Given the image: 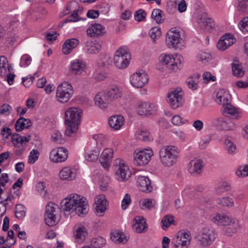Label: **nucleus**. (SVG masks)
<instances>
[{
	"label": "nucleus",
	"instance_id": "53",
	"mask_svg": "<svg viewBox=\"0 0 248 248\" xmlns=\"http://www.w3.org/2000/svg\"><path fill=\"white\" fill-rule=\"evenodd\" d=\"M149 35L151 38L153 39V42L155 43V39L158 38L161 35V31L160 28L158 27L152 28L149 31Z\"/></svg>",
	"mask_w": 248,
	"mask_h": 248
},
{
	"label": "nucleus",
	"instance_id": "58",
	"mask_svg": "<svg viewBox=\"0 0 248 248\" xmlns=\"http://www.w3.org/2000/svg\"><path fill=\"white\" fill-rule=\"evenodd\" d=\"M31 56L28 54H24L20 59V65L21 67H27L31 64Z\"/></svg>",
	"mask_w": 248,
	"mask_h": 248
},
{
	"label": "nucleus",
	"instance_id": "55",
	"mask_svg": "<svg viewBox=\"0 0 248 248\" xmlns=\"http://www.w3.org/2000/svg\"><path fill=\"white\" fill-rule=\"evenodd\" d=\"M39 155V152L37 150L33 149L31 150L29 156L28 163L31 164H34L38 159Z\"/></svg>",
	"mask_w": 248,
	"mask_h": 248
},
{
	"label": "nucleus",
	"instance_id": "6",
	"mask_svg": "<svg viewBox=\"0 0 248 248\" xmlns=\"http://www.w3.org/2000/svg\"><path fill=\"white\" fill-rule=\"evenodd\" d=\"M160 62L174 71L181 69L183 66V59L180 55H176L173 57L172 55L162 54L159 57Z\"/></svg>",
	"mask_w": 248,
	"mask_h": 248
},
{
	"label": "nucleus",
	"instance_id": "38",
	"mask_svg": "<svg viewBox=\"0 0 248 248\" xmlns=\"http://www.w3.org/2000/svg\"><path fill=\"white\" fill-rule=\"evenodd\" d=\"M201 26L206 30L210 31L215 27L216 24L211 18L208 17L206 15H202L199 18Z\"/></svg>",
	"mask_w": 248,
	"mask_h": 248
},
{
	"label": "nucleus",
	"instance_id": "57",
	"mask_svg": "<svg viewBox=\"0 0 248 248\" xmlns=\"http://www.w3.org/2000/svg\"><path fill=\"white\" fill-rule=\"evenodd\" d=\"M51 139L53 141L57 143L62 144L64 142V140L62 138L61 133L59 131L54 133L51 136Z\"/></svg>",
	"mask_w": 248,
	"mask_h": 248
},
{
	"label": "nucleus",
	"instance_id": "34",
	"mask_svg": "<svg viewBox=\"0 0 248 248\" xmlns=\"http://www.w3.org/2000/svg\"><path fill=\"white\" fill-rule=\"evenodd\" d=\"M79 40L76 38L67 39L62 46L63 53L65 55L69 54L79 45Z\"/></svg>",
	"mask_w": 248,
	"mask_h": 248
},
{
	"label": "nucleus",
	"instance_id": "21",
	"mask_svg": "<svg viewBox=\"0 0 248 248\" xmlns=\"http://www.w3.org/2000/svg\"><path fill=\"white\" fill-rule=\"evenodd\" d=\"M203 168L202 161L200 159H193L190 161L188 165L189 172L194 176L201 174Z\"/></svg>",
	"mask_w": 248,
	"mask_h": 248
},
{
	"label": "nucleus",
	"instance_id": "27",
	"mask_svg": "<svg viewBox=\"0 0 248 248\" xmlns=\"http://www.w3.org/2000/svg\"><path fill=\"white\" fill-rule=\"evenodd\" d=\"M135 223L133 225V228L137 233H142L147 231L148 226L143 217L137 216L134 219Z\"/></svg>",
	"mask_w": 248,
	"mask_h": 248
},
{
	"label": "nucleus",
	"instance_id": "31",
	"mask_svg": "<svg viewBox=\"0 0 248 248\" xmlns=\"http://www.w3.org/2000/svg\"><path fill=\"white\" fill-rule=\"evenodd\" d=\"M221 112L225 116L233 117L235 119L240 118L237 109L231 105L229 102L222 106Z\"/></svg>",
	"mask_w": 248,
	"mask_h": 248
},
{
	"label": "nucleus",
	"instance_id": "56",
	"mask_svg": "<svg viewBox=\"0 0 248 248\" xmlns=\"http://www.w3.org/2000/svg\"><path fill=\"white\" fill-rule=\"evenodd\" d=\"M162 11L158 9H154L151 15V17L154 19L156 23H160L162 22Z\"/></svg>",
	"mask_w": 248,
	"mask_h": 248
},
{
	"label": "nucleus",
	"instance_id": "51",
	"mask_svg": "<svg viewBox=\"0 0 248 248\" xmlns=\"http://www.w3.org/2000/svg\"><path fill=\"white\" fill-rule=\"evenodd\" d=\"M16 216L18 219H22L26 215V208L22 204H18L16 207Z\"/></svg>",
	"mask_w": 248,
	"mask_h": 248
},
{
	"label": "nucleus",
	"instance_id": "16",
	"mask_svg": "<svg viewBox=\"0 0 248 248\" xmlns=\"http://www.w3.org/2000/svg\"><path fill=\"white\" fill-rule=\"evenodd\" d=\"M95 214L97 216L102 217L107 210L108 202L104 195L97 196L94 199Z\"/></svg>",
	"mask_w": 248,
	"mask_h": 248
},
{
	"label": "nucleus",
	"instance_id": "60",
	"mask_svg": "<svg viewBox=\"0 0 248 248\" xmlns=\"http://www.w3.org/2000/svg\"><path fill=\"white\" fill-rule=\"evenodd\" d=\"M239 29L243 32H248V16L244 17L239 25Z\"/></svg>",
	"mask_w": 248,
	"mask_h": 248
},
{
	"label": "nucleus",
	"instance_id": "22",
	"mask_svg": "<svg viewBox=\"0 0 248 248\" xmlns=\"http://www.w3.org/2000/svg\"><path fill=\"white\" fill-rule=\"evenodd\" d=\"M87 35L91 37H98L106 32L105 27L100 24H93L87 30Z\"/></svg>",
	"mask_w": 248,
	"mask_h": 248
},
{
	"label": "nucleus",
	"instance_id": "11",
	"mask_svg": "<svg viewBox=\"0 0 248 248\" xmlns=\"http://www.w3.org/2000/svg\"><path fill=\"white\" fill-rule=\"evenodd\" d=\"M68 154V150L64 147L55 148L50 151L49 159L53 163H62L67 160Z\"/></svg>",
	"mask_w": 248,
	"mask_h": 248
},
{
	"label": "nucleus",
	"instance_id": "33",
	"mask_svg": "<svg viewBox=\"0 0 248 248\" xmlns=\"http://www.w3.org/2000/svg\"><path fill=\"white\" fill-rule=\"evenodd\" d=\"M124 119L121 115L112 116L109 119L108 124L115 130L120 129L124 124Z\"/></svg>",
	"mask_w": 248,
	"mask_h": 248
},
{
	"label": "nucleus",
	"instance_id": "2",
	"mask_svg": "<svg viewBox=\"0 0 248 248\" xmlns=\"http://www.w3.org/2000/svg\"><path fill=\"white\" fill-rule=\"evenodd\" d=\"M180 150L175 146L168 145L162 147L159 152V159L161 164L170 167L177 161L179 156Z\"/></svg>",
	"mask_w": 248,
	"mask_h": 248
},
{
	"label": "nucleus",
	"instance_id": "43",
	"mask_svg": "<svg viewBox=\"0 0 248 248\" xmlns=\"http://www.w3.org/2000/svg\"><path fill=\"white\" fill-rule=\"evenodd\" d=\"M200 75L199 74H195L193 76L189 77L187 79V84L189 89L193 90H196L198 88V83L200 78Z\"/></svg>",
	"mask_w": 248,
	"mask_h": 248
},
{
	"label": "nucleus",
	"instance_id": "44",
	"mask_svg": "<svg viewBox=\"0 0 248 248\" xmlns=\"http://www.w3.org/2000/svg\"><path fill=\"white\" fill-rule=\"evenodd\" d=\"M232 71L234 76L237 77H242L244 75V71L243 70L242 66L238 61H234L232 63Z\"/></svg>",
	"mask_w": 248,
	"mask_h": 248
},
{
	"label": "nucleus",
	"instance_id": "61",
	"mask_svg": "<svg viewBox=\"0 0 248 248\" xmlns=\"http://www.w3.org/2000/svg\"><path fill=\"white\" fill-rule=\"evenodd\" d=\"M202 78L203 82L206 84L208 83L210 81H215L216 80V78L209 72H205L203 74Z\"/></svg>",
	"mask_w": 248,
	"mask_h": 248
},
{
	"label": "nucleus",
	"instance_id": "59",
	"mask_svg": "<svg viewBox=\"0 0 248 248\" xmlns=\"http://www.w3.org/2000/svg\"><path fill=\"white\" fill-rule=\"evenodd\" d=\"M146 13L142 9L138 10L135 14V19L138 21H142L145 20Z\"/></svg>",
	"mask_w": 248,
	"mask_h": 248
},
{
	"label": "nucleus",
	"instance_id": "19",
	"mask_svg": "<svg viewBox=\"0 0 248 248\" xmlns=\"http://www.w3.org/2000/svg\"><path fill=\"white\" fill-rule=\"evenodd\" d=\"M156 107L155 105L147 102H139L137 105V111L139 115H150L155 112Z\"/></svg>",
	"mask_w": 248,
	"mask_h": 248
},
{
	"label": "nucleus",
	"instance_id": "17",
	"mask_svg": "<svg viewBox=\"0 0 248 248\" xmlns=\"http://www.w3.org/2000/svg\"><path fill=\"white\" fill-rule=\"evenodd\" d=\"M114 152L111 148L104 149L99 158V161L102 166L106 170H108L110 166V162L113 157Z\"/></svg>",
	"mask_w": 248,
	"mask_h": 248
},
{
	"label": "nucleus",
	"instance_id": "23",
	"mask_svg": "<svg viewBox=\"0 0 248 248\" xmlns=\"http://www.w3.org/2000/svg\"><path fill=\"white\" fill-rule=\"evenodd\" d=\"M210 219L214 223L220 226H227L232 221V218L229 217L219 213L212 214L210 216Z\"/></svg>",
	"mask_w": 248,
	"mask_h": 248
},
{
	"label": "nucleus",
	"instance_id": "15",
	"mask_svg": "<svg viewBox=\"0 0 248 248\" xmlns=\"http://www.w3.org/2000/svg\"><path fill=\"white\" fill-rule=\"evenodd\" d=\"M180 34L178 30L171 29L167 33L166 43L169 48H176L180 42Z\"/></svg>",
	"mask_w": 248,
	"mask_h": 248
},
{
	"label": "nucleus",
	"instance_id": "46",
	"mask_svg": "<svg viewBox=\"0 0 248 248\" xmlns=\"http://www.w3.org/2000/svg\"><path fill=\"white\" fill-rule=\"evenodd\" d=\"M224 148L229 155H232L236 153V145L229 139L225 140Z\"/></svg>",
	"mask_w": 248,
	"mask_h": 248
},
{
	"label": "nucleus",
	"instance_id": "24",
	"mask_svg": "<svg viewBox=\"0 0 248 248\" xmlns=\"http://www.w3.org/2000/svg\"><path fill=\"white\" fill-rule=\"evenodd\" d=\"M76 170L71 167H65L59 172V176L62 180L71 181L76 178Z\"/></svg>",
	"mask_w": 248,
	"mask_h": 248
},
{
	"label": "nucleus",
	"instance_id": "35",
	"mask_svg": "<svg viewBox=\"0 0 248 248\" xmlns=\"http://www.w3.org/2000/svg\"><path fill=\"white\" fill-rule=\"evenodd\" d=\"M227 226H229V227L226 229L225 233L229 236H232L242 228L239 221L236 219L232 218L231 222L228 224Z\"/></svg>",
	"mask_w": 248,
	"mask_h": 248
},
{
	"label": "nucleus",
	"instance_id": "14",
	"mask_svg": "<svg viewBox=\"0 0 248 248\" xmlns=\"http://www.w3.org/2000/svg\"><path fill=\"white\" fill-rule=\"evenodd\" d=\"M153 154L151 149H144L139 151L134 156V164L138 166L147 165Z\"/></svg>",
	"mask_w": 248,
	"mask_h": 248
},
{
	"label": "nucleus",
	"instance_id": "13",
	"mask_svg": "<svg viewBox=\"0 0 248 248\" xmlns=\"http://www.w3.org/2000/svg\"><path fill=\"white\" fill-rule=\"evenodd\" d=\"M191 239L190 233L187 232H178L172 239L173 247H184V248H188Z\"/></svg>",
	"mask_w": 248,
	"mask_h": 248
},
{
	"label": "nucleus",
	"instance_id": "37",
	"mask_svg": "<svg viewBox=\"0 0 248 248\" xmlns=\"http://www.w3.org/2000/svg\"><path fill=\"white\" fill-rule=\"evenodd\" d=\"M13 69L9 65L7 58L4 56H0V77H4Z\"/></svg>",
	"mask_w": 248,
	"mask_h": 248
},
{
	"label": "nucleus",
	"instance_id": "5",
	"mask_svg": "<svg viewBox=\"0 0 248 248\" xmlns=\"http://www.w3.org/2000/svg\"><path fill=\"white\" fill-rule=\"evenodd\" d=\"M73 93L71 84L68 82H63L57 87L56 98L59 102L65 103L70 100Z\"/></svg>",
	"mask_w": 248,
	"mask_h": 248
},
{
	"label": "nucleus",
	"instance_id": "40",
	"mask_svg": "<svg viewBox=\"0 0 248 248\" xmlns=\"http://www.w3.org/2000/svg\"><path fill=\"white\" fill-rule=\"evenodd\" d=\"M31 125L30 119L21 117L18 119L15 124V128L16 131H21L24 129H27Z\"/></svg>",
	"mask_w": 248,
	"mask_h": 248
},
{
	"label": "nucleus",
	"instance_id": "45",
	"mask_svg": "<svg viewBox=\"0 0 248 248\" xmlns=\"http://www.w3.org/2000/svg\"><path fill=\"white\" fill-rule=\"evenodd\" d=\"M156 202L152 199H146L140 201V205L142 209H151L155 207Z\"/></svg>",
	"mask_w": 248,
	"mask_h": 248
},
{
	"label": "nucleus",
	"instance_id": "29",
	"mask_svg": "<svg viewBox=\"0 0 248 248\" xmlns=\"http://www.w3.org/2000/svg\"><path fill=\"white\" fill-rule=\"evenodd\" d=\"M234 43V39L231 35L226 34L218 41L217 46L221 50H225Z\"/></svg>",
	"mask_w": 248,
	"mask_h": 248
},
{
	"label": "nucleus",
	"instance_id": "50",
	"mask_svg": "<svg viewBox=\"0 0 248 248\" xmlns=\"http://www.w3.org/2000/svg\"><path fill=\"white\" fill-rule=\"evenodd\" d=\"M217 203L222 206H232L233 200L229 197H222L217 199Z\"/></svg>",
	"mask_w": 248,
	"mask_h": 248
},
{
	"label": "nucleus",
	"instance_id": "3",
	"mask_svg": "<svg viewBox=\"0 0 248 248\" xmlns=\"http://www.w3.org/2000/svg\"><path fill=\"white\" fill-rule=\"evenodd\" d=\"M113 169L117 179L125 182L131 177V172L126 162L122 158L115 159L113 163Z\"/></svg>",
	"mask_w": 248,
	"mask_h": 248
},
{
	"label": "nucleus",
	"instance_id": "20",
	"mask_svg": "<svg viewBox=\"0 0 248 248\" xmlns=\"http://www.w3.org/2000/svg\"><path fill=\"white\" fill-rule=\"evenodd\" d=\"M86 67V64L82 60L75 59L70 62L69 70L73 75H79L84 72Z\"/></svg>",
	"mask_w": 248,
	"mask_h": 248
},
{
	"label": "nucleus",
	"instance_id": "63",
	"mask_svg": "<svg viewBox=\"0 0 248 248\" xmlns=\"http://www.w3.org/2000/svg\"><path fill=\"white\" fill-rule=\"evenodd\" d=\"M171 122L175 125H180L185 123V121L178 115H175L171 118Z\"/></svg>",
	"mask_w": 248,
	"mask_h": 248
},
{
	"label": "nucleus",
	"instance_id": "18",
	"mask_svg": "<svg viewBox=\"0 0 248 248\" xmlns=\"http://www.w3.org/2000/svg\"><path fill=\"white\" fill-rule=\"evenodd\" d=\"M82 112L81 109L78 108L74 107L69 108L65 112V120L80 124Z\"/></svg>",
	"mask_w": 248,
	"mask_h": 248
},
{
	"label": "nucleus",
	"instance_id": "9",
	"mask_svg": "<svg viewBox=\"0 0 248 248\" xmlns=\"http://www.w3.org/2000/svg\"><path fill=\"white\" fill-rule=\"evenodd\" d=\"M59 210L58 205L50 202L46 207L45 214V221L46 223L49 226H53L58 222L57 213Z\"/></svg>",
	"mask_w": 248,
	"mask_h": 248
},
{
	"label": "nucleus",
	"instance_id": "52",
	"mask_svg": "<svg viewBox=\"0 0 248 248\" xmlns=\"http://www.w3.org/2000/svg\"><path fill=\"white\" fill-rule=\"evenodd\" d=\"M106 240L101 237L93 239L91 241V245L94 248H101L105 244Z\"/></svg>",
	"mask_w": 248,
	"mask_h": 248
},
{
	"label": "nucleus",
	"instance_id": "49",
	"mask_svg": "<svg viewBox=\"0 0 248 248\" xmlns=\"http://www.w3.org/2000/svg\"><path fill=\"white\" fill-rule=\"evenodd\" d=\"M100 150L96 148L90 153H87L85 156L86 159L90 161H94L96 160L99 155Z\"/></svg>",
	"mask_w": 248,
	"mask_h": 248
},
{
	"label": "nucleus",
	"instance_id": "62",
	"mask_svg": "<svg viewBox=\"0 0 248 248\" xmlns=\"http://www.w3.org/2000/svg\"><path fill=\"white\" fill-rule=\"evenodd\" d=\"M131 199L129 194H126L122 201V208L125 210L128 205L131 203Z\"/></svg>",
	"mask_w": 248,
	"mask_h": 248
},
{
	"label": "nucleus",
	"instance_id": "41",
	"mask_svg": "<svg viewBox=\"0 0 248 248\" xmlns=\"http://www.w3.org/2000/svg\"><path fill=\"white\" fill-rule=\"evenodd\" d=\"M174 217L170 215L164 216L161 221V228L163 230H167L171 225L174 224Z\"/></svg>",
	"mask_w": 248,
	"mask_h": 248
},
{
	"label": "nucleus",
	"instance_id": "64",
	"mask_svg": "<svg viewBox=\"0 0 248 248\" xmlns=\"http://www.w3.org/2000/svg\"><path fill=\"white\" fill-rule=\"evenodd\" d=\"M11 109L12 108L9 105L4 104L0 108V112L1 114L8 115L11 112Z\"/></svg>",
	"mask_w": 248,
	"mask_h": 248
},
{
	"label": "nucleus",
	"instance_id": "32",
	"mask_svg": "<svg viewBox=\"0 0 248 248\" xmlns=\"http://www.w3.org/2000/svg\"><path fill=\"white\" fill-rule=\"evenodd\" d=\"M231 98V96L228 92L224 89H220L217 93L216 102L223 106L230 102Z\"/></svg>",
	"mask_w": 248,
	"mask_h": 248
},
{
	"label": "nucleus",
	"instance_id": "28",
	"mask_svg": "<svg viewBox=\"0 0 248 248\" xmlns=\"http://www.w3.org/2000/svg\"><path fill=\"white\" fill-rule=\"evenodd\" d=\"M95 104L102 109L106 108L108 105V101L105 92L97 93L94 98Z\"/></svg>",
	"mask_w": 248,
	"mask_h": 248
},
{
	"label": "nucleus",
	"instance_id": "39",
	"mask_svg": "<svg viewBox=\"0 0 248 248\" xmlns=\"http://www.w3.org/2000/svg\"><path fill=\"white\" fill-rule=\"evenodd\" d=\"M102 46V43L99 42H87L86 44V50L87 53L96 54L99 52Z\"/></svg>",
	"mask_w": 248,
	"mask_h": 248
},
{
	"label": "nucleus",
	"instance_id": "48",
	"mask_svg": "<svg viewBox=\"0 0 248 248\" xmlns=\"http://www.w3.org/2000/svg\"><path fill=\"white\" fill-rule=\"evenodd\" d=\"M236 175L240 178H244L248 176V165L240 166L235 172Z\"/></svg>",
	"mask_w": 248,
	"mask_h": 248
},
{
	"label": "nucleus",
	"instance_id": "4",
	"mask_svg": "<svg viewBox=\"0 0 248 248\" xmlns=\"http://www.w3.org/2000/svg\"><path fill=\"white\" fill-rule=\"evenodd\" d=\"M217 234L215 230L209 226L201 229L195 238L198 244L202 247L210 245L215 240Z\"/></svg>",
	"mask_w": 248,
	"mask_h": 248
},
{
	"label": "nucleus",
	"instance_id": "8",
	"mask_svg": "<svg viewBox=\"0 0 248 248\" xmlns=\"http://www.w3.org/2000/svg\"><path fill=\"white\" fill-rule=\"evenodd\" d=\"M167 101L173 109H176L182 106L184 102V99L181 88L172 89L169 91Z\"/></svg>",
	"mask_w": 248,
	"mask_h": 248
},
{
	"label": "nucleus",
	"instance_id": "42",
	"mask_svg": "<svg viewBox=\"0 0 248 248\" xmlns=\"http://www.w3.org/2000/svg\"><path fill=\"white\" fill-rule=\"evenodd\" d=\"M111 240L116 243H125L128 239L125 235L117 231L113 232L111 234Z\"/></svg>",
	"mask_w": 248,
	"mask_h": 248
},
{
	"label": "nucleus",
	"instance_id": "25",
	"mask_svg": "<svg viewBox=\"0 0 248 248\" xmlns=\"http://www.w3.org/2000/svg\"><path fill=\"white\" fill-rule=\"evenodd\" d=\"M74 229L76 241L79 243L83 242L88 234L86 228L81 224H77Z\"/></svg>",
	"mask_w": 248,
	"mask_h": 248
},
{
	"label": "nucleus",
	"instance_id": "30",
	"mask_svg": "<svg viewBox=\"0 0 248 248\" xmlns=\"http://www.w3.org/2000/svg\"><path fill=\"white\" fill-rule=\"evenodd\" d=\"M108 99L109 101H114L121 97L122 93L116 85H112L108 87L105 92Z\"/></svg>",
	"mask_w": 248,
	"mask_h": 248
},
{
	"label": "nucleus",
	"instance_id": "10",
	"mask_svg": "<svg viewBox=\"0 0 248 248\" xmlns=\"http://www.w3.org/2000/svg\"><path fill=\"white\" fill-rule=\"evenodd\" d=\"M149 77L143 70H140L130 77V82L135 88H141L148 83Z\"/></svg>",
	"mask_w": 248,
	"mask_h": 248
},
{
	"label": "nucleus",
	"instance_id": "26",
	"mask_svg": "<svg viewBox=\"0 0 248 248\" xmlns=\"http://www.w3.org/2000/svg\"><path fill=\"white\" fill-rule=\"evenodd\" d=\"M137 185L140 190L144 192H150L153 189L150 180L147 177L139 176L137 179Z\"/></svg>",
	"mask_w": 248,
	"mask_h": 248
},
{
	"label": "nucleus",
	"instance_id": "54",
	"mask_svg": "<svg viewBox=\"0 0 248 248\" xmlns=\"http://www.w3.org/2000/svg\"><path fill=\"white\" fill-rule=\"evenodd\" d=\"M237 8L239 11L248 12V0H238Z\"/></svg>",
	"mask_w": 248,
	"mask_h": 248
},
{
	"label": "nucleus",
	"instance_id": "36",
	"mask_svg": "<svg viewBox=\"0 0 248 248\" xmlns=\"http://www.w3.org/2000/svg\"><path fill=\"white\" fill-rule=\"evenodd\" d=\"M65 124L66 125L65 135L68 137H72L76 135L78 131L79 124L65 120Z\"/></svg>",
	"mask_w": 248,
	"mask_h": 248
},
{
	"label": "nucleus",
	"instance_id": "7",
	"mask_svg": "<svg viewBox=\"0 0 248 248\" xmlns=\"http://www.w3.org/2000/svg\"><path fill=\"white\" fill-rule=\"evenodd\" d=\"M130 59L127 49L125 47H121L115 52L114 63L117 68L124 69L129 65Z\"/></svg>",
	"mask_w": 248,
	"mask_h": 248
},
{
	"label": "nucleus",
	"instance_id": "12",
	"mask_svg": "<svg viewBox=\"0 0 248 248\" xmlns=\"http://www.w3.org/2000/svg\"><path fill=\"white\" fill-rule=\"evenodd\" d=\"M30 140V136L26 137L21 136L18 134H14L12 135V142L14 146L17 147L16 150V154L20 155L25 150L27 143Z\"/></svg>",
	"mask_w": 248,
	"mask_h": 248
},
{
	"label": "nucleus",
	"instance_id": "47",
	"mask_svg": "<svg viewBox=\"0 0 248 248\" xmlns=\"http://www.w3.org/2000/svg\"><path fill=\"white\" fill-rule=\"evenodd\" d=\"M135 137L137 139L144 141L150 140V133L147 130H138L135 134Z\"/></svg>",
	"mask_w": 248,
	"mask_h": 248
},
{
	"label": "nucleus",
	"instance_id": "1",
	"mask_svg": "<svg viewBox=\"0 0 248 248\" xmlns=\"http://www.w3.org/2000/svg\"><path fill=\"white\" fill-rule=\"evenodd\" d=\"M61 204L64 211L73 212L74 211L79 217L85 216L89 210L86 198L75 193L68 195Z\"/></svg>",
	"mask_w": 248,
	"mask_h": 248
}]
</instances>
